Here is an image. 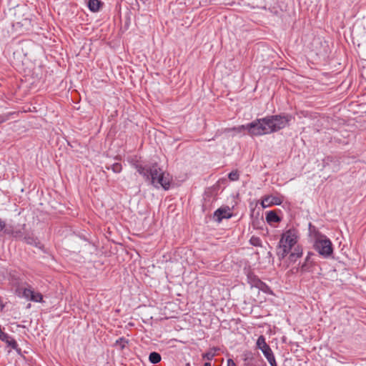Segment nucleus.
<instances>
[{
  "label": "nucleus",
  "instance_id": "28",
  "mask_svg": "<svg viewBox=\"0 0 366 366\" xmlns=\"http://www.w3.org/2000/svg\"><path fill=\"white\" fill-rule=\"evenodd\" d=\"M232 132V129L231 128H224L222 129L221 133L222 134H228Z\"/></svg>",
  "mask_w": 366,
  "mask_h": 366
},
{
  "label": "nucleus",
  "instance_id": "9",
  "mask_svg": "<svg viewBox=\"0 0 366 366\" xmlns=\"http://www.w3.org/2000/svg\"><path fill=\"white\" fill-rule=\"evenodd\" d=\"M214 216L218 222H221L223 218H229L231 214L228 209L219 208L214 212Z\"/></svg>",
  "mask_w": 366,
  "mask_h": 366
},
{
  "label": "nucleus",
  "instance_id": "19",
  "mask_svg": "<svg viewBox=\"0 0 366 366\" xmlns=\"http://www.w3.org/2000/svg\"><path fill=\"white\" fill-rule=\"evenodd\" d=\"M313 263L305 262L301 265L300 270L302 273L308 272L311 271Z\"/></svg>",
  "mask_w": 366,
  "mask_h": 366
},
{
  "label": "nucleus",
  "instance_id": "15",
  "mask_svg": "<svg viewBox=\"0 0 366 366\" xmlns=\"http://www.w3.org/2000/svg\"><path fill=\"white\" fill-rule=\"evenodd\" d=\"M219 349L217 347H212V348L209 349V351L202 354V358L205 359L208 361L212 360L216 355V351H217Z\"/></svg>",
  "mask_w": 366,
  "mask_h": 366
},
{
  "label": "nucleus",
  "instance_id": "4",
  "mask_svg": "<svg viewBox=\"0 0 366 366\" xmlns=\"http://www.w3.org/2000/svg\"><path fill=\"white\" fill-rule=\"evenodd\" d=\"M29 10L25 6H17L14 11L12 26L20 31H29L31 26V19Z\"/></svg>",
  "mask_w": 366,
  "mask_h": 366
},
{
  "label": "nucleus",
  "instance_id": "26",
  "mask_svg": "<svg viewBox=\"0 0 366 366\" xmlns=\"http://www.w3.org/2000/svg\"><path fill=\"white\" fill-rule=\"evenodd\" d=\"M9 119V115H0V124Z\"/></svg>",
  "mask_w": 366,
  "mask_h": 366
},
{
  "label": "nucleus",
  "instance_id": "10",
  "mask_svg": "<svg viewBox=\"0 0 366 366\" xmlns=\"http://www.w3.org/2000/svg\"><path fill=\"white\" fill-rule=\"evenodd\" d=\"M266 220L269 224L278 223L281 222V218L277 215L276 212L269 211L266 214Z\"/></svg>",
  "mask_w": 366,
  "mask_h": 366
},
{
  "label": "nucleus",
  "instance_id": "25",
  "mask_svg": "<svg viewBox=\"0 0 366 366\" xmlns=\"http://www.w3.org/2000/svg\"><path fill=\"white\" fill-rule=\"evenodd\" d=\"M250 242L254 246H260L261 240L259 237H252L250 239Z\"/></svg>",
  "mask_w": 366,
  "mask_h": 366
},
{
  "label": "nucleus",
  "instance_id": "1",
  "mask_svg": "<svg viewBox=\"0 0 366 366\" xmlns=\"http://www.w3.org/2000/svg\"><path fill=\"white\" fill-rule=\"evenodd\" d=\"M292 117L290 114H277L267 116L264 118L256 119L252 122L232 127V132L237 133L247 131L249 135L262 136L277 132L289 125Z\"/></svg>",
  "mask_w": 366,
  "mask_h": 366
},
{
  "label": "nucleus",
  "instance_id": "2",
  "mask_svg": "<svg viewBox=\"0 0 366 366\" xmlns=\"http://www.w3.org/2000/svg\"><path fill=\"white\" fill-rule=\"evenodd\" d=\"M134 167L137 169L139 174L142 175L146 181L157 188L161 186L165 190L170 187V178L169 175L165 176L162 169L159 167L157 163L151 165H145L136 162L133 164Z\"/></svg>",
  "mask_w": 366,
  "mask_h": 366
},
{
  "label": "nucleus",
  "instance_id": "20",
  "mask_svg": "<svg viewBox=\"0 0 366 366\" xmlns=\"http://www.w3.org/2000/svg\"><path fill=\"white\" fill-rule=\"evenodd\" d=\"M257 288L259 289L264 293H267V294L272 293L270 287L266 283L263 282L262 281L260 282V284L259 285V286Z\"/></svg>",
  "mask_w": 366,
  "mask_h": 366
},
{
  "label": "nucleus",
  "instance_id": "18",
  "mask_svg": "<svg viewBox=\"0 0 366 366\" xmlns=\"http://www.w3.org/2000/svg\"><path fill=\"white\" fill-rule=\"evenodd\" d=\"M6 340H2L3 342H5L8 346L11 347L12 349H14L16 350H18V344L16 342V341L11 338L9 335H8V338L6 339Z\"/></svg>",
  "mask_w": 366,
  "mask_h": 366
},
{
  "label": "nucleus",
  "instance_id": "8",
  "mask_svg": "<svg viewBox=\"0 0 366 366\" xmlns=\"http://www.w3.org/2000/svg\"><path fill=\"white\" fill-rule=\"evenodd\" d=\"M282 203V197L268 195L262 198L261 205L263 208H266L272 205H280Z\"/></svg>",
  "mask_w": 366,
  "mask_h": 366
},
{
  "label": "nucleus",
  "instance_id": "14",
  "mask_svg": "<svg viewBox=\"0 0 366 366\" xmlns=\"http://www.w3.org/2000/svg\"><path fill=\"white\" fill-rule=\"evenodd\" d=\"M101 4L102 3L99 0H89L88 1V7L93 12L98 11Z\"/></svg>",
  "mask_w": 366,
  "mask_h": 366
},
{
  "label": "nucleus",
  "instance_id": "30",
  "mask_svg": "<svg viewBox=\"0 0 366 366\" xmlns=\"http://www.w3.org/2000/svg\"><path fill=\"white\" fill-rule=\"evenodd\" d=\"M227 366H236V364L233 360L228 359L227 360Z\"/></svg>",
  "mask_w": 366,
  "mask_h": 366
},
{
  "label": "nucleus",
  "instance_id": "5",
  "mask_svg": "<svg viewBox=\"0 0 366 366\" xmlns=\"http://www.w3.org/2000/svg\"><path fill=\"white\" fill-rule=\"evenodd\" d=\"M287 242L290 243V246L296 245L297 242V235L295 229H289L286 231L282 234L280 238L279 244L277 247V255L280 260L283 259L288 254L287 252L285 250V244H284Z\"/></svg>",
  "mask_w": 366,
  "mask_h": 366
},
{
  "label": "nucleus",
  "instance_id": "31",
  "mask_svg": "<svg viewBox=\"0 0 366 366\" xmlns=\"http://www.w3.org/2000/svg\"><path fill=\"white\" fill-rule=\"evenodd\" d=\"M4 227V222H2L1 220H0V231L3 230Z\"/></svg>",
  "mask_w": 366,
  "mask_h": 366
},
{
  "label": "nucleus",
  "instance_id": "13",
  "mask_svg": "<svg viewBox=\"0 0 366 366\" xmlns=\"http://www.w3.org/2000/svg\"><path fill=\"white\" fill-rule=\"evenodd\" d=\"M294 250L291 252V254L289 256V259L291 262H295L297 258L300 257L302 254V249L299 247H293Z\"/></svg>",
  "mask_w": 366,
  "mask_h": 366
},
{
  "label": "nucleus",
  "instance_id": "16",
  "mask_svg": "<svg viewBox=\"0 0 366 366\" xmlns=\"http://www.w3.org/2000/svg\"><path fill=\"white\" fill-rule=\"evenodd\" d=\"M161 355L157 352H152L149 354V360L151 363L157 364L161 361Z\"/></svg>",
  "mask_w": 366,
  "mask_h": 366
},
{
  "label": "nucleus",
  "instance_id": "6",
  "mask_svg": "<svg viewBox=\"0 0 366 366\" xmlns=\"http://www.w3.org/2000/svg\"><path fill=\"white\" fill-rule=\"evenodd\" d=\"M256 346L257 348L262 352L264 356L271 366H278L274 353L269 345L266 342L265 337L263 335H260L258 337Z\"/></svg>",
  "mask_w": 366,
  "mask_h": 366
},
{
  "label": "nucleus",
  "instance_id": "27",
  "mask_svg": "<svg viewBox=\"0 0 366 366\" xmlns=\"http://www.w3.org/2000/svg\"><path fill=\"white\" fill-rule=\"evenodd\" d=\"M313 255V253L312 252H308L306 258H305V262H312L313 263V262L311 260V257Z\"/></svg>",
  "mask_w": 366,
  "mask_h": 366
},
{
  "label": "nucleus",
  "instance_id": "3",
  "mask_svg": "<svg viewBox=\"0 0 366 366\" xmlns=\"http://www.w3.org/2000/svg\"><path fill=\"white\" fill-rule=\"evenodd\" d=\"M309 234L313 242V247L319 254L325 258L330 257L333 253L331 240L325 234L321 233L312 223L309 224Z\"/></svg>",
  "mask_w": 366,
  "mask_h": 366
},
{
  "label": "nucleus",
  "instance_id": "17",
  "mask_svg": "<svg viewBox=\"0 0 366 366\" xmlns=\"http://www.w3.org/2000/svg\"><path fill=\"white\" fill-rule=\"evenodd\" d=\"M105 168L107 170L112 169L114 173H120L122 170V166L120 163H114L110 166L106 165Z\"/></svg>",
  "mask_w": 366,
  "mask_h": 366
},
{
  "label": "nucleus",
  "instance_id": "21",
  "mask_svg": "<svg viewBox=\"0 0 366 366\" xmlns=\"http://www.w3.org/2000/svg\"><path fill=\"white\" fill-rule=\"evenodd\" d=\"M14 229L15 228L14 227V226L11 225V224H6L4 223V227L3 228V230L5 234L12 235V233L14 232Z\"/></svg>",
  "mask_w": 366,
  "mask_h": 366
},
{
  "label": "nucleus",
  "instance_id": "23",
  "mask_svg": "<svg viewBox=\"0 0 366 366\" xmlns=\"http://www.w3.org/2000/svg\"><path fill=\"white\" fill-rule=\"evenodd\" d=\"M228 177L232 181H236L239 179V175L237 171H232L229 174Z\"/></svg>",
  "mask_w": 366,
  "mask_h": 366
},
{
  "label": "nucleus",
  "instance_id": "29",
  "mask_svg": "<svg viewBox=\"0 0 366 366\" xmlns=\"http://www.w3.org/2000/svg\"><path fill=\"white\" fill-rule=\"evenodd\" d=\"M285 244V250H286V252H287V254H288L294 246H290V243H287V242Z\"/></svg>",
  "mask_w": 366,
  "mask_h": 366
},
{
  "label": "nucleus",
  "instance_id": "32",
  "mask_svg": "<svg viewBox=\"0 0 366 366\" xmlns=\"http://www.w3.org/2000/svg\"><path fill=\"white\" fill-rule=\"evenodd\" d=\"M204 366H212V365H211L210 362H207L204 363Z\"/></svg>",
  "mask_w": 366,
  "mask_h": 366
},
{
  "label": "nucleus",
  "instance_id": "7",
  "mask_svg": "<svg viewBox=\"0 0 366 366\" xmlns=\"http://www.w3.org/2000/svg\"><path fill=\"white\" fill-rule=\"evenodd\" d=\"M21 290L22 295L26 299L35 302L43 301V295L40 292H35L31 286L28 285L27 287L21 288Z\"/></svg>",
  "mask_w": 366,
  "mask_h": 366
},
{
  "label": "nucleus",
  "instance_id": "22",
  "mask_svg": "<svg viewBox=\"0 0 366 366\" xmlns=\"http://www.w3.org/2000/svg\"><path fill=\"white\" fill-rule=\"evenodd\" d=\"M24 233L21 229H14V232L12 233V236L15 238H22L24 236Z\"/></svg>",
  "mask_w": 366,
  "mask_h": 366
},
{
  "label": "nucleus",
  "instance_id": "11",
  "mask_svg": "<svg viewBox=\"0 0 366 366\" xmlns=\"http://www.w3.org/2000/svg\"><path fill=\"white\" fill-rule=\"evenodd\" d=\"M23 238L27 244L40 247V242L32 234H25Z\"/></svg>",
  "mask_w": 366,
  "mask_h": 366
},
{
  "label": "nucleus",
  "instance_id": "12",
  "mask_svg": "<svg viewBox=\"0 0 366 366\" xmlns=\"http://www.w3.org/2000/svg\"><path fill=\"white\" fill-rule=\"evenodd\" d=\"M247 282L252 287H257L262 280H259V277L253 272H249L247 274Z\"/></svg>",
  "mask_w": 366,
  "mask_h": 366
},
{
  "label": "nucleus",
  "instance_id": "24",
  "mask_svg": "<svg viewBox=\"0 0 366 366\" xmlns=\"http://www.w3.org/2000/svg\"><path fill=\"white\" fill-rule=\"evenodd\" d=\"M128 343V341L126 340L124 337H121L117 340L116 344L119 345L121 349H124L126 344Z\"/></svg>",
  "mask_w": 366,
  "mask_h": 366
}]
</instances>
